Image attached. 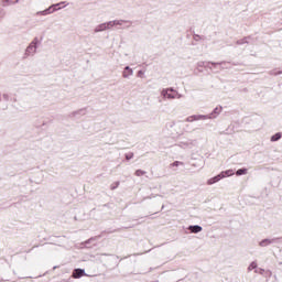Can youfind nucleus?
Wrapping results in <instances>:
<instances>
[{"label": "nucleus", "mask_w": 282, "mask_h": 282, "mask_svg": "<svg viewBox=\"0 0 282 282\" xmlns=\"http://www.w3.org/2000/svg\"><path fill=\"white\" fill-rule=\"evenodd\" d=\"M7 6H13V3H19V0H4Z\"/></svg>", "instance_id": "nucleus-17"}, {"label": "nucleus", "mask_w": 282, "mask_h": 282, "mask_svg": "<svg viewBox=\"0 0 282 282\" xmlns=\"http://www.w3.org/2000/svg\"><path fill=\"white\" fill-rule=\"evenodd\" d=\"M161 96L165 100H175V98H182V95H180V93L173 88H163L161 90Z\"/></svg>", "instance_id": "nucleus-3"}, {"label": "nucleus", "mask_w": 282, "mask_h": 282, "mask_svg": "<svg viewBox=\"0 0 282 282\" xmlns=\"http://www.w3.org/2000/svg\"><path fill=\"white\" fill-rule=\"evenodd\" d=\"M82 276H85V270L75 269V271L73 272V279H80Z\"/></svg>", "instance_id": "nucleus-8"}, {"label": "nucleus", "mask_w": 282, "mask_h": 282, "mask_svg": "<svg viewBox=\"0 0 282 282\" xmlns=\"http://www.w3.org/2000/svg\"><path fill=\"white\" fill-rule=\"evenodd\" d=\"M123 78H129L131 76H133V69H131V67L126 66L123 73H122Z\"/></svg>", "instance_id": "nucleus-9"}, {"label": "nucleus", "mask_w": 282, "mask_h": 282, "mask_svg": "<svg viewBox=\"0 0 282 282\" xmlns=\"http://www.w3.org/2000/svg\"><path fill=\"white\" fill-rule=\"evenodd\" d=\"M278 140H281V133L278 132L271 137V142H278Z\"/></svg>", "instance_id": "nucleus-12"}, {"label": "nucleus", "mask_w": 282, "mask_h": 282, "mask_svg": "<svg viewBox=\"0 0 282 282\" xmlns=\"http://www.w3.org/2000/svg\"><path fill=\"white\" fill-rule=\"evenodd\" d=\"M189 230L194 235H197V232H202V226L199 225L189 226Z\"/></svg>", "instance_id": "nucleus-11"}, {"label": "nucleus", "mask_w": 282, "mask_h": 282, "mask_svg": "<svg viewBox=\"0 0 282 282\" xmlns=\"http://www.w3.org/2000/svg\"><path fill=\"white\" fill-rule=\"evenodd\" d=\"M221 111H223L221 106H218V107H216V108L213 110V112H212L210 115H208V116H210L212 118H217V116H219V113H221Z\"/></svg>", "instance_id": "nucleus-10"}, {"label": "nucleus", "mask_w": 282, "mask_h": 282, "mask_svg": "<svg viewBox=\"0 0 282 282\" xmlns=\"http://www.w3.org/2000/svg\"><path fill=\"white\" fill-rule=\"evenodd\" d=\"M220 178L224 180L225 177H232L235 175V171L232 170H226L219 173Z\"/></svg>", "instance_id": "nucleus-7"}, {"label": "nucleus", "mask_w": 282, "mask_h": 282, "mask_svg": "<svg viewBox=\"0 0 282 282\" xmlns=\"http://www.w3.org/2000/svg\"><path fill=\"white\" fill-rule=\"evenodd\" d=\"M26 54L29 56H32L33 54H36V43L35 42H32L28 48H26Z\"/></svg>", "instance_id": "nucleus-5"}, {"label": "nucleus", "mask_w": 282, "mask_h": 282, "mask_svg": "<svg viewBox=\"0 0 282 282\" xmlns=\"http://www.w3.org/2000/svg\"><path fill=\"white\" fill-rule=\"evenodd\" d=\"M127 21L124 20H113L109 22L101 23L95 28V32H105V30H111V28H116L117 25H124Z\"/></svg>", "instance_id": "nucleus-1"}, {"label": "nucleus", "mask_w": 282, "mask_h": 282, "mask_svg": "<svg viewBox=\"0 0 282 282\" xmlns=\"http://www.w3.org/2000/svg\"><path fill=\"white\" fill-rule=\"evenodd\" d=\"M67 6H69V2L62 1L59 3L52 4L46 10L40 11L39 14H41L42 17H47V14H54V12H58V10H63V8H67Z\"/></svg>", "instance_id": "nucleus-2"}, {"label": "nucleus", "mask_w": 282, "mask_h": 282, "mask_svg": "<svg viewBox=\"0 0 282 282\" xmlns=\"http://www.w3.org/2000/svg\"><path fill=\"white\" fill-rule=\"evenodd\" d=\"M172 167H175V166H184V163H182L181 161H175L171 164Z\"/></svg>", "instance_id": "nucleus-16"}, {"label": "nucleus", "mask_w": 282, "mask_h": 282, "mask_svg": "<svg viewBox=\"0 0 282 282\" xmlns=\"http://www.w3.org/2000/svg\"><path fill=\"white\" fill-rule=\"evenodd\" d=\"M221 180V175L218 174L214 177H210L207 180V186H213V184H217V182H219Z\"/></svg>", "instance_id": "nucleus-6"}, {"label": "nucleus", "mask_w": 282, "mask_h": 282, "mask_svg": "<svg viewBox=\"0 0 282 282\" xmlns=\"http://www.w3.org/2000/svg\"><path fill=\"white\" fill-rule=\"evenodd\" d=\"M236 175H248V169H240L236 172Z\"/></svg>", "instance_id": "nucleus-14"}, {"label": "nucleus", "mask_w": 282, "mask_h": 282, "mask_svg": "<svg viewBox=\"0 0 282 282\" xmlns=\"http://www.w3.org/2000/svg\"><path fill=\"white\" fill-rule=\"evenodd\" d=\"M270 243H272V240H270V239H264V240L260 241V246L262 248H265V246H270Z\"/></svg>", "instance_id": "nucleus-13"}, {"label": "nucleus", "mask_w": 282, "mask_h": 282, "mask_svg": "<svg viewBox=\"0 0 282 282\" xmlns=\"http://www.w3.org/2000/svg\"><path fill=\"white\" fill-rule=\"evenodd\" d=\"M135 175H137L138 177H141V175H144V171L138 170V171L135 172Z\"/></svg>", "instance_id": "nucleus-18"}, {"label": "nucleus", "mask_w": 282, "mask_h": 282, "mask_svg": "<svg viewBox=\"0 0 282 282\" xmlns=\"http://www.w3.org/2000/svg\"><path fill=\"white\" fill-rule=\"evenodd\" d=\"M212 119H213V117L208 116V115H194V116L187 118V121L195 122L197 120H212Z\"/></svg>", "instance_id": "nucleus-4"}, {"label": "nucleus", "mask_w": 282, "mask_h": 282, "mask_svg": "<svg viewBox=\"0 0 282 282\" xmlns=\"http://www.w3.org/2000/svg\"><path fill=\"white\" fill-rule=\"evenodd\" d=\"M249 272H252V270H257V262H251L248 267Z\"/></svg>", "instance_id": "nucleus-15"}]
</instances>
